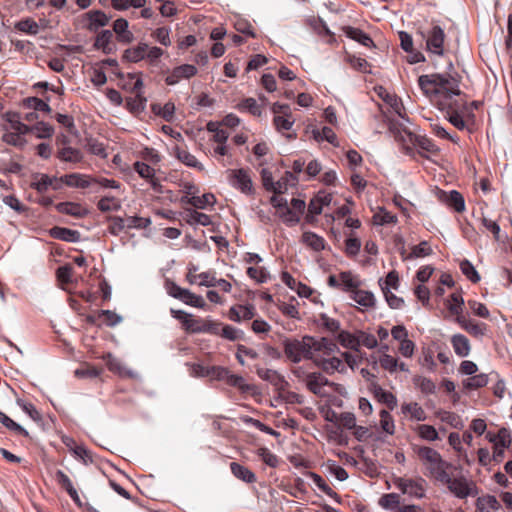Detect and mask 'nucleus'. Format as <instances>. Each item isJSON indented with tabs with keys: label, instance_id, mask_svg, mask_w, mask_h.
<instances>
[{
	"label": "nucleus",
	"instance_id": "a18cd8bd",
	"mask_svg": "<svg viewBox=\"0 0 512 512\" xmlns=\"http://www.w3.org/2000/svg\"><path fill=\"white\" fill-rule=\"evenodd\" d=\"M337 339L343 347L348 349L357 351L360 346L359 338L348 331H340Z\"/></svg>",
	"mask_w": 512,
	"mask_h": 512
},
{
	"label": "nucleus",
	"instance_id": "49530a36",
	"mask_svg": "<svg viewBox=\"0 0 512 512\" xmlns=\"http://www.w3.org/2000/svg\"><path fill=\"white\" fill-rule=\"evenodd\" d=\"M112 37H113V33L110 30H103L96 37L95 47L97 49L103 50L105 53H110L112 51V45H111Z\"/></svg>",
	"mask_w": 512,
	"mask_h": 512
},
{
	"label": "nucleus",
	"instance_id": "e2e57ef3",
	"mask_svg": "<svg viewBox=\"0 0 512 512\" xmlns=\"http://www.w3.org/2000/svg\"><path fill=\"white\" fill-rule=\"evenodd\" d=\"M460 270L471 282L477 283L480 280L478 272L469 260L464 259L460 262Z\"/></svg>",
	"mask_w": 512,
	"mask_h": 512
},
{
	"label": "nucleus",
	"instance_id": "9b49d317",
	"mask_svg": "<svg viewBox=\"0 0 512 512\" xmlns=\"http://www.w3.org/2000/svg\"><path fill=\"white\" fill-rule=\"evenodd\" d=\"M421 36L426 40L427 51L437 55H444L445 32L439 25H433L426 33L421 32Z\"/></svg>",
	"mask_w": 512,
	"mask_h": 512
},
{
	"label": "nucleus",
	"instance_id": "603ef678",
	"mask_svg": "<svg viewBox=\"0 0 512 512\" xmlns=\"http://www.w3.org/2000/svg\"><path fill=\"white\" fill-rule=\"evenodd\" d=\"M374 223L377 225L395 224L397 223V216L384 208H381L373 216Z\"/></svg>",
	"mask_w": 512,
	"mask_h": 512
},
{
	"label": "nucleus",
	"instance_id": "bf43d9fd",
	"mask_svg": "<svg viewBox=\"0 0 512 512\" xmlns=\"http://www.w3.org/2000/svg\"><path fill=\"white\" fill-rule=\"evenodd\" d=\"M24 106L30 109H33L36 111H42L45 113H50L51 108L50 106L44 102L43 100L37 98V97H28L24 100Z\"/></svg>",
	"mask_w": 512,
	"mask_h": 512
},
{
	"label": "nucleus",
	"instance_id": "c9c22d12",
	"mask_svg": "<svg viewBox=\"0 0 512 512\" xmlns=\"http://www.w3.org/2000/svg\"><path fill=\"white\" fill-rule=\"evenodd\" d=\"M56 480L67 491L69 496L77 503L80 504V497L77 490L74 488L70 478L61 470L56 472Z\"/></svg>",
	"mask_w": 512,
	"mask_h": 512
},
{
	"label": "nucleus",
	"instance_id": "f257e3e1",
	"mask_svg": "<svg viewBox=\"0 0 512 512\" xmlns=\"http://www.w3.org/2000/svg\"><path fill=\"white\" fill-rule=\"evenodd\" d=\"M418 85L423 94L433 102L438 109L446 112L449 122L458 130L467 128L466 118H474L473 112L466 102L454 99L461 94L459 80L450 74L421 75Z\"/></svg>",
	"mask_w": 512,
	"mask_h": 512
},
{
	"label": "nucleus",
	"instance_id": "de8ad7c7",
	"mask_svg": "<svg viewBox=\"0 0 512 512\" xmlns=\"http://www.w3.org/2000/svg\"><path fill=\"white\" fill-rule=\"evenodd\" d=\"M415 432L424 440L436 441L439 439L438 432L432 425L419 424L415 428Z\"/></svg>",
	"mask_w": 512,
	"mask_h": 512
},
{
	"label": "nucleus",
	"instance_id": "0eeeda50",
	"mask_svg": "<svg viewBox=\"0 0 512 512\" xmlns=\"http://www.w3.org/2000/svg\"><path fill=\"white\" fill-rule=\"evenodd\" d=\"M227 180L233 188L245 195H253L255 192L249 169H229L227 170Z\"/></svg>",
	"mask_w": 512,
	"mask_h": 512
},
{
	"label": "nucleus",
	"instance_id": "1a4fd4ad",
	"mask_svg": "<svg viewBox=\"0 0 512 512\" xmlns=\"http://www.w3.org/2000/svg\"><path fill=\"white\" fill-rule=\"evenodd\" d=\"M394 485L403 494H407L410 497L421 499L425 496L427 482L425 479L421 477H398L394 480Z\"/></svg>",
	"mask_w": 512,
	"mask_h": 512
},
{
	"label": "nucleus",
	"instance_id": "052dcab7",
	"mask_svg": "<svg viewBox=\"0 0 512 512\" xmlns=\"http://www.w3.org/2000/svg\"><path fill=\"white\" fill-rule=\"evenodd\" d=\"M256 453L261 458V460L269 467L275 468L278 466L279 459L277 455L272 453L267 447H260Z\"/></svg>",
	"mask_w": 512,
	"mask_h": 512
},
{
	"label": "nucleus",
	"instance_id": "f03ea898",
	"mask_svg": "<svg viewBox=\"0 0 512 512\" xmlns=\"http://www.w3.org/2000/svg\"><path fill=\"white\" fill-rule=\"evenodd\" d=\"M389 131L392 133L395 140L402 144L406 154L412 151L410 145H416L420 149L432 154H436L439 151V148L432 139L426 136L415 135L402 124L394 120H389Z\"/></svg>",
	"mask_w": 512,
	"mask_h": 512
},
{
	"label": "nucleus",
	"instance_id": "ddd939ff",
	"mask_svg": "<svg viewBox=\"0 0 512 512\" xmlns=\"http://www.w3.org/2000/svg\"><path fill=\"white\" fill-rule=\"evenodd\" d=\"M297 182L298 178L292 172H285L284 176L277 182H273L271 178L264 177V187L275 194L285 193L289 185H295Z\"/></svg>",
	"mask_w": 512,
	"mask_h": 512
},
{
	"label": "nucleus",
	"instance_id": "393cba45",
	"mask_svg": "<svg viewBox=\"0 0 512 512\" xmlns=\"http://www.w3.org/2000/svg\"><path fill=\"white\" fill-rule=\"evenodd\" d=\"M230 470H231V473L237 479H239L245 483L252 484L257 481L256 475L254 472H252L249 468H247L237 462L230 463Z\"/></svg>",
	"mask_w": 512,
	"mask_h": 512
},
{
	"label": "nucleus",
	"instance_id": "aec40b11",
	"mask_svg": "<svg viewBox=\"0 0 512 512\" xmlns=\"http://www.w3.org/2000/svg\"><path fill=\"white\" fill-rule=\"evenodd\" d=\"M455 320L461 326V328H463L473 337H482L487 331V325L485 323L467 319L465 316Z\"/></svg>",
	"mask_w": 512,
	"mask_h": 512
},
{
	"label": "nucleus",
	"instance_id": "864d4df0",
	"mask_svg": "<svg viewBox=\"0 0 512 512\" xmlns=\"http://www.w3.org/2000/svg\"><path fill=\"white\" fill-rule=\"evenodd\" d=\"M15 28L23 33L36 35L39 32V25L33 19L26 18L16 23Z\"/></svg>",
	"mask_w": 512,
	"mask_h": 512
},
{
	"label": "nucleus",
	"instance_id": "39448f33",
	"mask_svg": "<svg viewBox=\"0 0 512 512\" xmlns=\"http://www.w3.org/2000/svg\"><path fill=\"white\" fill-rule=\"evenodd\" d=\"M439 482L446 485L448 490L457 498L465 499L469 496H476L478 494V489L476 484L467 479L461 473L458 475H454L447 471L445 473V477L440 479Z\"/></svg>",
	"mask_w": 512,
	"mask_h": 512
},
{
	"label": "nucleus",
	"instance_id": "4d7b16f0",
	"mask_svg": "<svg viewBox=\"0 0 512 512\" xmlns=\"http://www.w3.org/2000/svg\"><path fill=\"white\" fill-rule=\"evenodd\" d=\"M0 423H2L7 429H9L17 434L23 435L25 437H27L29 435L27 430H25L21 425H19L15 421H13L10 417H8L2 411H0Z\"/></svg>",
	"mask_w": 512,
	"mask_h": 512
},
{
	"label": "nucleus",
	"instance_id": "69168bd1",
	"mask_svg": "<svg viewBox=\"0 0 512 512\" xmlns=\"http://www.w3.org/2000/svg\"><path fill=\"white\" fill-rule=\"evenodd\" d=\"M432 254V248L427 241H422L411 248L410 258H421Z\"/></svg>",
	"mask_w": 512,
	"mask_h": 512
},
{
	"label": "nucleus",
	"instance_id": "473e14b6",
	"mask_svg": "<svg viewBox=\"0 0 512 512\" xmlns=\"http://www.w3.org/2000/svg\"><path fill=\"white\" fill-rule=\"evenodd\" d=\"M55 182H57V178L55 177H50L47 174H38L31 183V187L39 193H44L51 186H53L54 189H58V186L54 185Z\"/></svg>",
	"mask_w": 512,
	"mask_h": 512
},
{
	"label": "nucleus",
	"instance_id": "6e6552de",
	"mask_svg": "<svg viewBox=\"0 0 512 512\" xmlns=\"http://www.w3.org/2000/svg\"><path fill=\"white\" fill-rule=\"evenodd\" d=\"M164 286L170 296L179 299L187 305L196 308H204L206 305L202 296L196 295L188 289L181 288L169 279L165 280Z\"/></svg>",
	"mask_w": 512,
	"mask_h": 512
},
{
	"label": "nucleus",
	"instance_id": "72a5a7b5",
	"mask_svg": "<svg viewBox=\"0 0 512 512\" xmlns=\"http://www.w3.org/2000/svg\"><path fill=\"white\" fill-rule=\"evenodd\" d=\"M339 282L341 290L345 292H352L355 288L360 287L361 282L350 271H343L339 273Z\"/></svg>",
	"mask_w": 512,
	"mask_h": 512
},
{
	"label": "nucleus",
	"instance_id": "cd10ccee",
	"mask_svg": "<svg viewBox=\"0 0 512 512\" xmlns=\"http://www.w3.org/2000/svg\"><path fill=\"white\" fill-rule=\"evenodd\" d=\"M321 368L327 373H333L335 371L343 372L346 369L343 361L338 357H329L319 359L317 357V361H315Z\"/></svg>",
	"mask_w": 512,
	"mask_h": 512
},
{
	"label": "nucleus",
	"instance_id": "dca6fc26",
	"mask_svg": "<svg viewBox=\"0 0 512 512\" xmlns=\"http://www.w3.org/2000/svg\"><path fill=\"white\" fill-rule=\"evenodd\" d=\"M197 73V68L191 64H183L175 67L172 72L167 75L165 81L168 85H174L178 83L181 79H189L195 76Z\"/></svg>",
	"mask_w": 512,
	"mask_h": 512
},
{
	"label": "nucleus",
	"instance_id": "37998d69",
	"mask_svg": "<svg viewBox=\"0 0 512 512\" xmlns=\"http://www.w3.org/2000/svg\"><path fill=\"white\" fill-rule=\"evenodd\" d=\"M302 241L304 244H306L308 247H310L314 251H321L325 248L324 238L313 233V232L303 233Z\"/></svg>",
	"mask_w": 512,
	"mask_h": 512
},
{
	"label": "nucleus",
	"instance_id": "f704fd0d",
	"mask_svg": "<svg viewBox=\"0 0 512 512\" xmlns=\"http://www.w3.org/2000/svg\"><path fill=\"white\" fill-rule=\"evenodd\" d=\"M57 157L64 162L79 163L83 160V154L79 149L67 146L57 152Z\"/></svg>",
	"mask_w": 512,
	"mask_h": 512
},
{
	"label": "nucleus",
	"instance_id": "bb28decb",
	"mask_svg": "<svg viewBox=\"0 0 512 512\" xmlns=\"http://www.w3.org/2000/svg\"><path fill=\"white\" fill-rule=\"evenodd\" d=\"M451 344L454 352L460 357L469 355L471 346L468 338L462 334H455L451 338Z\"/></svg>",
	"mask_w": 512,
	"mask_h": 512
},
{
	"label": "nucleus",
	"instance_id": "6ab92c4d",
	"mask_svg": "<svg viewBox=\"0 0 512 512\" xmlns=\"http://www.w3.org/2000/svg\"><path fill=\"white\" fill-rule=\"evenodd\" d=\"M291 208L281 215L285 223H298L301 215L304 213L306 204L304 200L293 198L291 201Z\"/></svg>",
	"mask_w": 512,
	"mask_h": 512
},
{
	"label": "nucleus",
	"instance_id": "20e7f679",
	"mask_svg": "<svg viewBox=\"0 0 512 512\" xmlns=\"http://www.w3.org/2000/svg\"><path fill=\"white\" fill-rule=\"evenodd\" d=\"M314 338L304 336L299 339H285L283 341L284 354L287 359L293 363H299L303 359L317 361V356L313 355Z\"/></svg>",
	"mask_w": 512,
	"mask_h": 512
},
{
	"label": "nucleus",
	"instance_id": "7ed1b4c3",
	"mask_svg": "<svg viewBox=\"0 0 512 512\" xmlns=\"http://www.w3.org/2000/svg\"><path fill=\"white\" fill-rule=\"evenodd\" d=\"M419 461L427 470V475L434 478L436 481L443 479L445 473L452 468V465L445 461L441 454L428 446H414L413 448Z\"/></svg>",
	"mask_w": 512,
	"mask_h": 512
},
{
	"label": "nucleus",
	"instance_id": "f8f14e48",
	"mask_svg": "<svg viewBox=\"0 0 512 512\" xmlns=\"http://www.w3.org/2000/svg\"><path fill=\"white\" fill-rule=\"evenodd\" d=\"M103 360L106 362V365L111 372L122 378L134 379L138 377L137 372L127 367L122 360L116 358L111 353L104 355Z\"/></svg>",
	"mask_w": 512,
	"mask_h": 512
},
{
	"label": "nucleus",
	"instance_id": "13d9d810",
	"mask_svg": "<svg viewBox=\"0 0 512 512\" xmlns=\"http://www.w3.org/2000/svg\"><path fill=\"white\" fill-rule=\"evenodd\" d=\"M215 202V197L213 194L207 193L202 196H192L189 199V203L198 209H204L207 206L213 205Z\"/></svg>",
	"mask_w": 512,
	"mask_h": 512
},
{
	"label": "nucleus",
	"instance_id": "8fccbe9b",
	"mask_svg": "<svg viewBox=\"0 0 512 512\" xmlns=\"http://www.w3.org/2000/svg\"><path fill=\"white\" fill-rule=\"evenodd\" d=\"M313 483L326 495L339 501V495L326 483V481L318 474L311 473Z\"/></svg>",
	"mask_w": 512,
	"mask_h": 512
},
{
	"label": "nucleus",
	"instance_id": "c03bdc74",
	"mask_svg": "<svg viewBox=\"0 0 512 512\" xmlns=\"http://www.w3.org/2000/svg\"><path fill=\"white\" fill-rule=\"evenodd\" d=\"M446 203L458 213L465 210L464 198L462 194L456 190H452L446 195Z\"/></svg>",
	"mask_w": 512,
	"mask_h": 512
},
{
	"label": "nucleus",
	"instance_id": "f3484780",
	"mask_svg": "<svg viewBox=\"0 0 512 512\" xmlns=\"http://www.w3.org/2000/svg\"><path fill=\"white\" fill-rule=\"evenodd\" d=\"M327 385L332 383L320 373H309L306 376V386L315 395L324 396V387Z\"/></svg>",
	"mask_w": 512,
	"mask_h": 512
},
{
	"label": "nucleus",
	"instance_id": "0e129e2a",
	"mask_svg": "<svg viewBox=\"0 0 512 512\" xmlns=\"http://www.w3.org/2000/svg\"><path fill=\"white\" fill-rule=\"evenodd\" d=\"M108 327H115L123 321L122 316L111 310H101L98 315Z\"/></svg>",
	"mask_w": 512,
	"mask_h": 512
},
{
	"label": "nucleus",
	"instance_id": "423d86ee",
	"mask_svg": "<svg viewBox=\"0 0 512 512\" xmlns=\"http://www.w3.org/2000/svg\"><path fill=\"white\" fill-rule=\"evenodd\" d=\"M162 133L169 135L172 139L180 142L175 143L169 148L171 150V154H173L178 160L189 167L202 169V165L198 162L196 157L185 149L183 138L179 131L174 130L168 125H162Z\"/></svg>",
	"mask_w": 512,
	"mask_h": 512
},
{
	"label": "nucleus",
	"instance_id": "412c9836",
	"mask_svg": "<svg viewBox=\"0 0 512 512\" xmlns=\"http://www.w3.org/2000/svg\"><path fill=\"white\" fill-rule=\"evenodd\" d=\"M255 315L256 309L253 305H235L229 309V318L234 322L251 320Z\"/></svg>",
	"mask_w": 512,
	"mask_h": 512
},
{
	"label": "nucleus",
	"instance_id": "4c0bfd02",
	"mask_svg": "<svg viewBox=\"0 0 512 512\" xmlns=\"http://www.w3.org/2000/svg\"><path fill=\"white\" fill-rule=\"evenodd\" d=\"M27 134L28 133L3 132L1 139L8 145L18 149H23L27 145V140L25 138Z\"/></svg>",
	"mask_w": 512,
	"mask_h": 512
},
{
	"label": "nucleus",
	"instance_id": "6e6d98bb",
	"mask_svg": "<svg viewBox=\"0 0 512 512\" xmlns=\"http://www.w3.org/2000/svg\"><path fill=\"white\" fill-rule=\"evenodd\" d=\"M488 383V376L484 373L473 375L464 381L465 388L474 390L486 386Z\"/></svg>",
	"mask_w": 512,
	"mask_h": 512
},
{
	"label": "nucleus",
	"instance_id": "9d476101",
	"mask_svg": "<svg viewBox=\"0 0 512 512\" xmlns=\"http://www.w3.org/2000/svg\"><path fill=\"white\" fill-rule=\"evenodd\" d=\"M124 58L129 62L147 60L149 63H156L160 58V48L139 43L136 47L125 50Z\"/></svg>",
	"mask_w": 512,
	"mask_h": 512
},
{
	"label": "nucleus",
	"instance_id": "7c9ffc66",
	"mask_svg": "<svg viewBox=\"0 0 512 512\" xmlns=\"http://www.w3.org/2000/svg\"><path fill=\"white\" fill-rule=\"evenodd\" d=\"M343 31L348 38L359 42L363 46L370 47L373 45L372 38L359 28L347 26L343 28Z\"/></svg>",
	"mask_w": 512,
	"mask_h": 512
},
{
	"label": "nucleus",
	"instance_id": "b1692460",
	"mask_svg": "<svg viewBox=\"0 0 512 512\" xmlns=\"http://www.w3.org/2000/svg\"><path fill=\"white\" fill-rule=\"evenodd\" d=\"M445 305L451 315L456 316V319L460 317H464L463 315V307L464 300L462 295L459 292L452 293L449 298L446 300Z\"/></svg>",
	"mask_w": 512,
	"mask_h": 512
},
{
	"label": "nucleus",
	"instance_id": "58836bf2",
	"mask_svg": "<svg viewBox=\"0 0 512 512\" xmlns=\"http://www.w3.org/2000/svg\"><path fill=\"white\" fill-rule=\"evenodd\" d=\"M401 410L417 421H424L427 418L426 412L417 402L404 403Z\"/></svg>",
	"mask_w": 512,
	"mask_h": 512
},
{
	"label": "nucleus",
	"instance_id": "c756f323",
	"mask_svg": "<svg viewBox=\"0 0 512 512\" xmlns=\"http://www.w3.org/2000/svg\"><path fill=\"white\" fill-rule=\"evenodd\" d=\"M61 181L67 186L76 188H87L92 185V179L78 173L65 175L61 178Z\"/></svg>",
	"mask_w": 512,
	"mask_h": 512
},
{
	"label": "nucleus",
	"instance_id": "2eb2a0df",
	"mask_svg": "<svg viewBox=\"0 0 512 512\" xmlns=\"http://www.w3.org/2000/svg\"><path fill=\"white\" fill-rule=\"evenodd\" d=\"M377 90L378 95L384 100L386 104L389 105V107L396 115L404 120H408L406 117L405 107L399 97H397L395 94L389 93L381 86Z\"/></svg>",
	"mask_w": 512,
	"mask_h": 512
},
{
	"label": "nucleus",
	"instance_id": "a19ab883",
	"mask_svg": "<svg viewBox=\"0 0 512 512\" xmlns=\"http://www.w3.org/2000/svg\"><path fill=\"white\" fill-rule=\"evenodd\" d=\"M136 172L144 179H146L154 188L157 185V178L155 177V169L150 165L143 162H136L134 164Z\"/></svg>",
	"mask_w": 512,
	"mask_h": 512
},
{
	"label": "nucleus",
	"instance_id": "79ce46f5",
	"mask_svg": "<svg viewBox=\"0 0 512 512\" xmlns=\"http://www.w3.org/2000/svg\"><path fill=\"white\" fill-rule=\"evenodd\" d=\"M30 133H33L38 139H48L54 134V128L43 121L37 122L33 126H29Z\"/></svg>",
	"mask_w": 512,
	"mask_h": 512
},
{
	"label": "nucleus",
	"instance_id": "a211bd4d",
	"mask_svg": "<svg viewBox=\"0 0 512 512\" xmlns=\"http://www.w3.org/2000/svg\"><path fill=\"white\" fill-rule=\"evenodd\" d=\"M497 437L498 440L494 445L492 458L495 462L499 463L504 457L505 449L511 445V437L509 431L505 428L498 431Z\"/></svg>",
	"mask_w": 512,
	"mask_h": 512
},
{
	"label": "nucleus",
	"instance_id": "2f4dec72",
	"mask_svg": "<svg viewBox=\"0 0 512 512\" xmlns=\"http://www.w3.org/2000/svg\"><path fill=\"white\" fill-rule=\"evenodd\" d=\"M256 373L262 380L268 381L274 386L278 387L283 384H287L284 378L276 370L257 367Z\"/></svg>",
	"mask_w": 512,
	"mask_h": 512
},
{
	"label": "nucleus",
	"instance_id": "c85d7f7f",
	"mask_svg": "<svg viewBox=\"0 0 512 512\" xmlns=\"http://www.w3.org/2000/svg\"><path fill=\"white\" fill-rule=\"evenodd\" d=\"M501 507L500 502L493 495H485L478 497L476 501L477 512H492L497 511Z\"/></svg>",
	"mask_w": 512,
	"mask_h": 512
},
{
	"label": "nucleus",
	"instance_id": "ea45409f",
	"mask_svg": "<svg viewBox=\"0 0 512 512\" xmlns=\"http://www.w3.org/2000/svg\"><path fill=\"white\" fill-rule=\"evenodd\" d=\"M314 344L313 355H316V353H323V355L330 356L337 350V345L327 338H321L320 340H316L314 338Z\"/></svg>",
	"mask_w": 512,
	"mask_h": 512
},
{
	"label": "nucleus",
	"instance_id": "4be33fe9",
	"mask_svg": "<svg viewBox=\"0 0 512 512\" xmlns=\"http://www.w3.org/2000/svg\"><path fill=\"white\" fill-rule=\"evenodd\" d=\"M86 18L89 21L87 28L93 32H96L99 28L106 26L110 20V18L100 10L89 11L86 13Z\"/></svg>",
	"mask_w": 512,
	"mask_h": 512
},
{
	"label": "nucleus",
	"instance_id": "774afa93",
	"mask_svg": "<svg viewBox=\"0 0 512 512\" xmlns=\"http://www.w3.org/2000/svg\"><path fill=\"white\" fill-rule=\"evenodd\" d=\"M98 208L102 212L117 211L121 208V204L114 197H103L98 202Z\"/></svg>",
	"mask_w": 512,
	"mask_h": 512
},
{
	"label": "nucleus",
	"instance_id": "5fc2aeb1",
	"mask_svg": "<svg viewBox=\"0 0 512 512\" xmlns=\"http://www.w3.org/2000/svg\"><path fill=\"white\" fill-rule=\"evenodd\" d=\"M205 320L193 318L191 315L184 321L183 328L189 333H201L204 331Z\"/></svg>",
	"mask_w": 512,
	"mask_h": 512
},
{
	"label": "nucleus",
	"instance_id": "09e8293b",
	"mask_svg": "<svg viewBox=\"0 0 512 512\" xmlns=\"http://www.w3.org/2000/svg\"><path fill=\"white\" fill-rule=\"evenodd\" d=\"M235 357H236L237 361L239 362V364L245 365L244 357H247L251 360H256L259 357V354L253 348L247 347L243 344H238Z\"/></svg>",
	"mask_w": 512,
	"mask_h": 512
},
{
	"label": "nucleus",
	"instance_id": "680f3d73",
	"mask_svg": "<svg viewBox=\"0 0 512 512\" xmlns=\"http://www.w3.org/2000/svg\"><path fill=\"white\" fill-rule=\"evenodd\" d=\"M380 425L384 432L393 435L395 432V424L392 415L387 410L380 411Z\"/></svg>",
	"mask_w": 512,
	"mask_h": 512
},
{
	"label": "nucleus",
	"instance_id": "3c124183",
	"mask_svg": "<svg viewBox=\"0 0 512 512\" xmlns=\"http://www.w3.org/2000/svg\"><path fill=\"white\" fill-rule=\"evenodd\" d=\"M145 99L141 97L138 93L126 97L125 105L132 113H139L145 107Z\"/></svg>",
	"mask_w": 512,
	"mask_h": 512
},
{
	"label": "nucleus",
	"instance_id": "e433bc0d",
	"mask_svg": "<svg viewBox=\"0 0 512 512\" xmlns=\"http://www.w3.org/2000/svg\"><path fill=\"white\" fill-rule=\"evenodd\" d=\"M113 31L121 42L128 43L133 39V34L128 30V22L123 18H119L114 22Z\"/></svg>",
	"mask_w": 512,
	"mask_h": 512
},
{
	"label": "nucleus",
	"instance_id": "a878e982",
	"mask_svg": "<svg viewBox=\"0 0 512 512\" xmlns=\"http://www.w3.org/2000/svg\"><path fill=\"white\" fill-rule=\"evenodd\" d=\"M58 212L71 215L77 218L84 217L88 214V210L78 203L62 202L56 205Z\"/></svg>",
	"mask_w": 512,
	"mask_h": 512
},
{
	"label": "nucleus",
	"instance_id": "5701e85b",
	"mask_svg": "<svg viewBox=\"0 0 512 512\" xmlns=\"http://www.w3.org/2000/svg\"><path fill=\"white\" fill-rule=\"evenodd\" d=\"M350 298L353 301H355L356 303H358L359 305H361L367 309L373 308L376 303V299L372 292L366 291V290H361V289H359V287L355 288V290H353L350 293Z\"/></svg>",
	"mask_w": 512,
	"mask_h": 512
},
{
	"label": "nucleus",
	"instance_id": "338daca9",
	"mask_svg": "<svg viewBox=\"0 0 512 512\" xmlns=\"http://www.w3.org/2000/svg\"><path fill=\"white\" fill-rule=\"evenodd\" d=\"M399 504H400V497L396 493L384 494L379 499V505L384 509H395V508L398 509V507H400Z\"/></svg>",
	"mask_w": 512,
	"mask_h": 512
},
{
	"label": "nucleus",
	"instance_id": "4468645a",
	"mask_svg": "<svg viewBox=\"0 0 512 512\" xmlns=\"http://www.w3.org/2000/svg\"><path fill=\"white\" fill-rule=\"evenodd\" d=\"M3 120V132L30 133L29 126L22 122L21 117L18 113L6 112L3 115Z\"/></svg>",
	"mask_w": 512,
	"mask_h": 512
}]
</instances>
